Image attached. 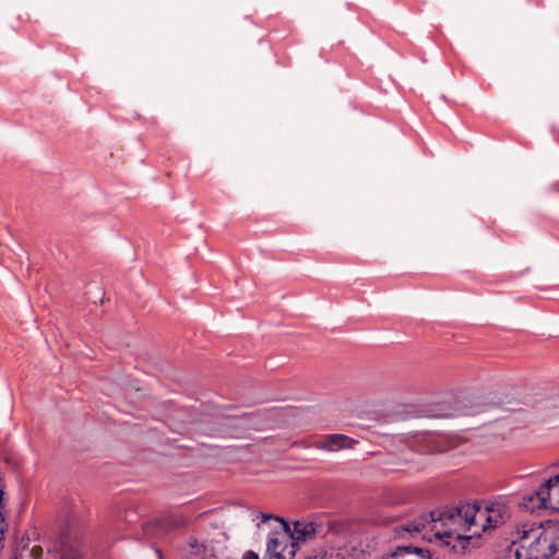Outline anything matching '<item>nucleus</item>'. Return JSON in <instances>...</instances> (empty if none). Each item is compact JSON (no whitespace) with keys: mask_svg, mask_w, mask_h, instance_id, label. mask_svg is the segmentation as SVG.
Here are the masks:
<instances>
[{"mask_svg":"<svg viewBox=\"0 0 559 559\" xmlns=\"http://www.w3.org/2000/svg\"><path fill=\"white\" fill-rule=\"evenodd\" d=\"M352 552H349V546H345L342 549L341 556L343 559H365V550L361 547L352 546Z\"/></svg>","mask_w":559,"mask_h":559,"instance_id":"9","label":"nucleus"},{"mask_svg":"<svg viewBox=\"0 0 559 559\" xmlns=\"http://www.w3.org/2000/svg\"><path fill=\"white\" fill-rule=\"evenodd\" d=\"M80 555L76 550H73L68 559H79Z\"/></svg>","mask_w":559,"mask_h":559,"instance_id":"12","label":"nucleus"},{"mask_svg":"<svg viewBox=\"0 0 559 559\" xmlns=\"http://www.w3.org/2000/svg\"><path fill=\"white\" fill-rule=\"evenodd\" d=\"M262 522L274 520L277 523L281 532H273L269 535L266 544L267 559H293L295 556V543L289 540V525L280 518H274L271 514L261 513Z\"/></svg>","mask_w":559,"mask_h":559,"instance_id":"3","label":"nucleus"},{"mask_svg":"<svg viewBox=\"0 0 559 559\" xmlns=\"http://www.w3.org/2000/svg\"><path fill=\"white\" fill-rule=\"evenodd\" d=\"M243 559H259V556L254 551L249 550L243 555Z\"/></svg>","mask_w":559,"mask_h":559,"instance_id":"11","label":"nucleus"},{"mask_svg":"<svg viewBox=\"0 0 559 559\" xmlns=\"http://www.w3.org/2000/svg\"><path fill=\"white\" fill-rule=\"evenodd\" d=\"M126 520L129 521V522H133L134 521L133 519H128V515H126Z\"/></svg>","mask_w":559,"mask_h":559,"instance_id":"13","label":"nucleus"},{"mask_svg":"<svg viewBox=\"0 0 559 559\" xmlns=\"http://www.w3.org/2000/svg\"><path fill=\"white\" fill-rule=\"evenodd\" d=\"M346 527H347V525L345 523H336L335 522V523L330 524V531L334 532L336 534L345 532Z\"/></svg>","mask_w":559,"mask_h":559,"instance_id":"10","label":"nucleus"},{"mask_svg":"<svg viewBox=\"0 0 559 559\" xmlns=\"http://www.w3.org/2000/svg\"><path fill=\"white\" fill-rule=\"evenodd\" d=\"M318 525L314 522L298 520L294 522L293 531L289 528V540H307L314 536Z\"/></svg>","mask_w":559,"mask_h":559,"instance_id":"6","label":"nucleus"},{"mask_svg":"<svg viewBox=\"0 0 559 559\" xmlns=\"http://www.w3.org/2000/svg\"><path fill=\"white\" fill-rule=\"evenodd\" d=\"M476 516L484 519L483 531L500 526L509 518L507 506L493 502L484 511L475 506L464 504L445 508L423 514L418 519L397 525L394 528L399 537L421 536L424 539L439 540L442 546L451 548L454 554L463 555L467 551L472 536L464 533L476 526Z\"/></svg>","mask_w":559,"mask_h":559,"instance_id":"1","label":"nucleus"},{"mask_svg":"<svg viewBox=\"0 0 559 559\" xmlns=\"http://www.w3.org/2000/svg\"><path fill=\"white\" fill-rule=\"evenodd\" d=\"M538 507L559 511V474L546 480L536 491Z\"/></svg>","mask_w":559,"mask_h":559,"instance_id":"4","label":"nucleus"},{"mask_svg":"<svg viewBox=\"0 0 559 559\" xmlns=\"http://www.w3.org/2000/svg\"><path fill=\"white\" fill-rule=\"evenodd\" d=\"M43 549L39 546L28 547L23 545L21 548H16L13 551L11 559H41Z\"/></svg>","mask_w":559,"mask_h":559,"instance_id":"8","label":"nucleus"},{"mask_svg":"<svg viewBox=\"0 0 559 559\" xmlns=\"http://www.w3.org/2000/svg\"><path fill=\"white\" fill-rule=\"evenodd\" d=\"M353 440L345 435H329L321 442L320 448L329 451H336L346 448Z\"/></svg>","mask_w":559,"mask_h":559,"instance_id":"7","label":"nucleus"},{"mask_svg":"<svg viewBox=\"0 0 559 559\" xmlns=\"http://www.w3.org/2000/svg\"><path fill=\"white\" fill-rule=\"evenodd\" d=\"M382 559H431V556L429 550L424 548L401 546L395 551L383 556Z\"/></svg>","mask_w":559,"mask_h":559,"instance_id":"5","label":"nucleus"},{"mask_svg":"<svg viewBox=\"0 0 559 559\" xmlns=\"http://www.w3.org/2000/svg\"><path fill=\"white\" fill-rule=\"evenodd\" d=\"M516 559H550L559 550V525L548 522L525 530L521 535Z\"/></svg>","mask_w":559,"mask_h":559,"instance_id":"2","label":"nucleus"}]
</instances>
